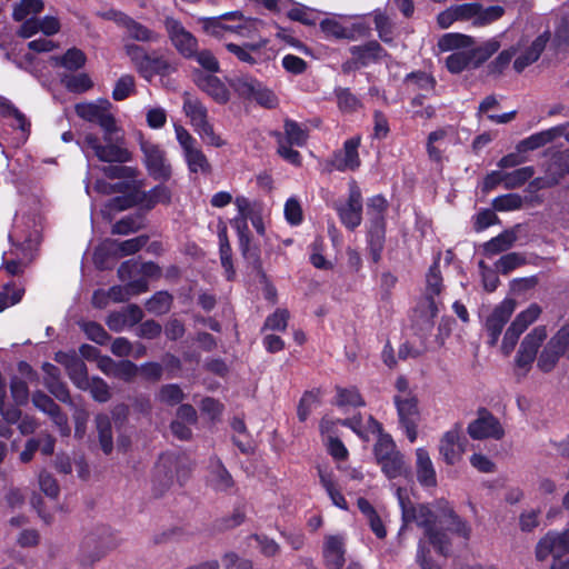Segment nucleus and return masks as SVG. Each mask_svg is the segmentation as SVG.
Wrapping results in <instances>:
<instances>
[{
	"instance_id": "1",
	"label": "nucleus",
	"mask_w": 569,
	"mask_h": 569,
	"mask_svg": "<svg viewBox=\"0 0 569 569\" xmlns=\"http://www.w3.org/2000/svg\"><path fill=\"white\" fill-rule=\"evenodd\" d=\"M112 104L108 100L97 102L77 103L76 113L81 119L97 123L103 131L102 144L99 138L92 133L84 137L86 144L93 151L94 156L102 162L126 163L131 161L132 154L124 147L121 129L117 126L116 118L111 113Z\"/></svg>"
},
{
	"instance_id": "2",
	"label": "nucleus",
	"mask_w": 569,
	"mask_h": 569,
	"mask_svg": "<svg viewBox=\"0 0 569 569\" xmlns=\"http://www.w3.org/2000/svg\"><path fill=\"white\" fill-rule=\"evenodd\" d=\"M183 111L190 118L191 124L199 136L213 147H222L223 140L213 131V127L208 121V111L201 101L187 96L183 101Z\"/></svg>"
},
{
	"instance_id": "3",
	"label": "nucleus",
	"mask_w": 569,
	"mask_h": 569,
	"mask_svg": "<svg viewBox=\"0 0 569 569\" xmlns=\"http://www.w3.org/2000/svg\"><path fill=\"white\" fill-rule=\"evenodd\" d=\"M163 26L167 36L177 52L184 59L192 58L196 53V49H198L197 38L183 27L181 21L173 17H166Z\"/></svg>"
},
{
	"instance_id": "4",
	"label": "nucleus",
	"mask_w": 569,
	"mask_h": 569,
	"mask_svg": "<svg viewBox=\"0 0 569 569\" xmlns=\"http://www.w3.org/2000/svg\"><path fill=\"white\" fill-rule=\"evenodd\" d=\"M397 496L399 499V503L402 511V528L401 530L411 522L417 523L418 527L425 529V535L436 526L437 521L441 519V513H435L428 506L426 505H412L409 500H406L402 497V489H397Z\"/></svg>"
},
{
	"instance_id": "5",
	"label": "nucleus",
	"mask_w": 569,
	"mask_h": 569,
	"mask_svg": "<svg viewBox=\"0 0 569 569\" xmlns=\"http://www.w3.org/2000/svg\"><path fill=\"white\" fill-rule=\"evenodd\" d=\"M458 21H472L476 27L490 24L500 19L505 9L501 6H490L483 8L478 2L462 3L453 6Z\"/></svg>"
},
{
	"instance_id": "6",
	"label": "nucleus",
	"mask_w": 569,
	"mask_h": 569,
	"mask_svg": "<svg viewBox=\"0 0 569 569\" xmlns=\"http://www.w3.org/2000/svg\"><path fill=\"white\" fill-rule=\"evenodd\" d=\"M542 309L538 303H531L526 310L516 316L502 339L501 349L505 355H509L513 350L521 333L539 318Z\"/></svg>"
},
{
	"instance_id": "7",
	"label": "nucleus",
	"mask_w": 569,
	"mask_h": 569,
	"mask_svg": "<svg viewBox=\"0 0 569 569\" xmlns=\"http://www.w3.org/2000/svg\"><path fill=\"white\" fill-rule=\"evenodd\" d=\"M140 149L149 176L154 180L168 181L171 178V166L167 162L164 151L160 146L141 140Z\"/></svg>"
},
{
	"instance_id": "8",
	"label": "nucleus",
	"mask_w": 569,
	"mask_h": 569,
	"mask_svg": "<svg viewBox=\"0 0 569 569\" xmlns=\"http://www.w3.org/2000/svg\"><path fill=\"white\" fill-rule=\"evenodd\" d=\"M569 174V149L555 153L546 170L545 177L533 179L529 187L531 190L552 188Z\"/></svg>"
},
{
	"instance_id": "9",
	"label": "nucleus",
	"mask_w": 569,
	"mask_h": 569,
	"mask_svg": "<svg viewBox=\"0 0 569 569\" xmlns=\"http://www.w3.org/2000/svg\"><path fill=\"white\" fill-rule=\"evenodd\" d=\"M467 431L476 440L487 438L500 440L505 436L500 421L485 408L478 410V418L469 423Z\"/></svg>"
},
{
	"instance_id": "10",
	"label": "nucleus",
	"mask_w": 569,
	"mask_h": 569,
	"mask_svg": "<svg viewBox=\"0 0 569 569\" xmlns=\"http://www.w3.org/2000/svg\"><path fill=\"white\" fill-rule=\"evenodd\" d=\"M320 30L327 38L337 40H356L357 38L367 37L370 32L366 22L358 21L346 26L336 18L323 19L320 22Z\"/></svg>"
},
{
	"instance_id": "11",
	"label": "nucleus",
	"mask_w": 569,
	"mask_h": 569,
	"mask_svg": "<svg viewBox=\"0 0 569 569\" xmlns=\"http://www.w3.org/2000/svg\"><path fill=\"white\" fill-rule=\"evenodd\" d=\"M466 451V439L462 437V427L456 423L443 433L439 441V453L449 466L459 462Z\"/></svg>"
},
{
	"instance_id": "12",
	"label": "nucleus",
	"mask_w": 569,
	"mask_h": 569,
	"mask_svg": "<svg viewBox=\"0 0 569 569\" xmlns=\"http://www.w3.org/2000/svg\"><path fill=\"white\" fill-rule=\"evenodd\" d=\"M395 403L399 421L406 431L407 438L410 442H415L418 437L417 423L419 419L417 399L407 393L405 396H396Z\"/></svg>"
},
{
	"instance_id": "13",
	"label": "nucleus",
	"mask_w": 569,
	"mask_h": 569,
	"mask_svg": "<svg viewBox=\"0 0 569 569\" xmlns=\"http://www.w3.org/2000/svg\"><path fill=\"white\" fill-rule=\"evenodd\" d=\"M515 309L516 301L513 299H505L496 306L492 312L488 316L485 328L490 337V346H495L498 342L501 331L509 321Z\"/></svg>"
},
{
	"instance_id": "14",
	"label": "nucleus",
	"mask_w": 569,
	"mask_h": 569,
	"mask_svg": "<svg viewBox=\"0 0 569 569\" xmlns=\"http://www.w3.org/2000/svg\"><path fill=\"white\" fill-rule=\"evenodd\" d=\"M569 552V529L563 532H548L536 547V557L539 561L546 560L550 555L560 559Z\"/></svg>"
},
{
	"instance_id": "15",
	"label": "nucleus",
	"mask_w": 569,
	"mask_h": 569,
	"mask_svg": "<svg viewBox=\"0 0 569 569\" xmlns=\"http://www.w3.org/2000/svg\"><path fill=\"white\" fill-rule=\"evenodd\" d=\"M547 328L538 326L533 328L521 341L517 352L516 362L518 367L528 368L537 357L538 349L547 339Z\"/></svg>"
},
{
	"instance_id": "16",
	"label": "nucleus",
	"mask_w": 569,
	"mask_h": 569,
	"mask_svg": "<svg viewBox=\"0 0 569 569\" xmlns=\"http://www.w3.org/2000/svg\"><path fill=\"white\" fill-rule=\"evenodd\" d=\"M361 143V137L356 136L345 141L341 150L333 152L330 166L338 171H355L360 164L358 149Z\"/></svg>"
},
{
	"instance_id": "17",
	"label": "nucleus",
	"mask_w": 569,
	"mask_h": 569,
	"mask_svg": "<svg viewBox=\"0 0 569 569\" xmlns=\"http://www.w3.org/2000/svg\"><path fill=\"white\" fill-rule=\"evenodd\" d=\"M56 361L62 365L72 383L80 390H87L89 387L87 366L83 360L78 357L74 352H62L59 351L54 357Z\"/></svg>"
},
{
	"instance_id": "18",
	"label": "nucleus",
	"mask_w": 569,
	"mask_h": 569,
	"mask_svg": "<svg viewBox=\"0 0 569 569\" xmlns=\"http://www.w3.org/2000/svg\"><path fill=\"white\" fill-rule=\"evenodd\" d=\"M32 403L37 409L51 418L62 436L70 435L67 415L61 411L60 407L48 395L42 391H36L32 395Z\"/></svg>"
},
{
	"instance_id": "19",
	"label": "nucleus",
	"mask_w": 569,
	"mask_h": 569,
	"mask_svg": "<svg viewBox=\"0 0 569 569\" xmlns=\"http://www.w3.org/2000/svg\"><path fill=\"white\" fill-rule=\"evenodd\" d=\"M143 319V310L136 303H131L126 308L112 311L106 319V325L113 332H121L126 328H131L141 322Z\"/></svg>"
},
{
	"instance_id": "20",
	"label": "nucleus",
	"mask_w": 569,
	"mask_h": 569,
	"mask_svg": "<svg viewBox=\"0 0 569 569\" xmlns=\"http://www.w3.org/2000/svg\"><path fill=\"white\" fill-rule=\"evenodd\" d=\"M346 539L341 535L325 537L322 557L328 569H342L346 562Z\"/></svg>"
},
{
	"instance_id": "21",
	"label": "nucleus",
	"mask_w": 569,
	"mask_h": 569,
	"mask_svg": "<svg viewBox=\"0 0 569 569\" xmlns=\"http://www.w3.org/2000/svg\"><path fill=\"white\" fill-rule=\"evenodd\" d=\"M338 212L342 223L353 230L362 220V200L361 192L358 188H352L349 193L348 201L345 206L338 208Z\"/></svg>"
},
{
	"instance_id": "22",
	"label": "nucleus",
	"mask_w": 569,
	"mask_h": 569,
	"mask_svg": "<svg viewBox=\"0 0 569 569\" xmlns=\"http://www.w3.org/2000/svg\"><path fill=\"white\" fill-rule=\"evenodd\" d=\"M194 82L200 90L211 97L217 103L224 104L230 100L227 86L216 76L202 72L196 73Z\"/></svg>"
},
{
	"instance_id": "23",
	"label": "nucleus",
	"mask_w": 569,
	"mask_h": 569,
	"mask_svg": "<svg viewBox=\"0 0 569 569\" xmlns=\"http://www.w3.org/2000/svg\"><path fill=\"white\" fill-rule=\"evenodd\" d=\"M550 40V32L545 31L538 36L516 59L513 68L517 72H522L528 66L536 62L543 52Z\"/></svg>"
},
{
	"instance_id": "24",
	"label": "nucleus",
	"mask_w": 569,
	"mask_h": 569,
	"mask_svg": "<svg viewBox=\"0 0 569 569\" xmlns=\"http://www.w3.org/2000/svg\"><path fill=\"white\" fill-rule=\"evenodd\" d=\"M350 53L358 59L362 68L371 63H378L389 57L387 50L377 40H370L360 46H352Z\"/></svg>"
},
{
	"instance_id": "25",
	"label": "nucleus",
	"mask_w": 569,
	"mask_h": 569,
	"mask_svg": "<svg viewBox=\"0 0 569 569\" xmlns=\"http://www.w3.org/2000/svg\"><path fill=\"white\" fill-rule=\"evenodd\" d=\"M107 553L106 547L96 535H87L80 545L79 561L83 567H90Z\"/></svg>"
},
{
	"instance_id": "26",
	"label": "nucleus",
	"mask_w": 569,
	"mask_h": 569,
	"mask_svg": "<svg viewBox=\"0 0 569 569\" xmlns=\"http://www.w3.org/2000/svg\"><path fill=\"white\" fill-rule=\"evenodd\" d=\"M566 130L563 126H557L537 133L531 134L530 137L521 140L517 150L519 152L532 151L538 148L546 146L549 142H552L555 139L561 137Z\"/></svg>"
},
{
	"instance_id": "27",
	"label": "nucleus",
	"mask_w": 569,
	"mask_h": 569,
	"mask_svg": "<svg viewBox=\"0 0 569 569\" xmlns=\"http://www.w3.org/2000/svg\"><path fill=\"white\" fill-rule=\"evenodd\" d=\"M521 224H516L512 228L506 229L497 237L490 239L483 244V252L488 257L496 256L500 252L509 250L518 239V233Z\"/></svg>"
},
{
	"instance_id": "28",
	"label": "nucleus",
	"mask_w": 569,
	"mask_h": 569,
	"mask_svg": "<svg viewBox=\"0 0 569 569\" xmlns=\"http://www.w3.org/2000/svg\"><path fill=\"white\" fill-rule=\"evenodd\" d=\"M200 23L202 26V30L208 36L221 39L224 37L226 32H233L240 36H248L246 32L248 30V21L244 24L230 26L223 23L221 18L211 17V18H201Z\"/></svg>"
},
{
	"instance_id": "29",
	"label": "nucleus",
	"mask_w": 569,
	"mask_h": 569,
	"mask_svg": "<svg viewBox=\"0 0 569 569\" xmlns=\"http://www.w3.org/2000/svg\"><path fill=\"white\" fill-rule=\"evenodd\" d=\"M416 471L418 481L425 487L437 483L436 470L428 451L425 448L416 450Z\"/></svg>"
},
{
	"instance_id": "30",
	"label": "nucleus",
	"mask_w": 569,
	"mask_h": 569,
	"mask_svg": "<svg viewBox=\"0 0 569 569\" xmlns=\"http://www.w3.org/2000/svg\"><path fill=\"white\" fill-rule=\"evenodd\" d=\"M386 238V223L385 219H372L371 226L368 231V246L371 258L375 262L381 259V253L385 247Z\"/></svg>"
},
{
	"instance_id": "31",
	"label": "nucleus",
	"mask_w": 569,
	"mask_h": 569,
	"mask_svg": "<svg viewBox=\"0 0 569 569\" xmlns=\"http://www.w3.org/2000/svg\"><path fill=\"white\" fill-rule=\"evenodd\" d=\"M208 482L216 491L226 492L234 486V481L230 472L226 469L219 459L212 460L210 463V473Z\"/></svg>"
},
{
	"instance_id": "32",
	"label": "nucleus",
	"mask_w": 569,
	"mask_h": 569,
	"mask_svg": "<svg viewBox=\"0 0 569 569\" xmlns=\"http://www.w3.org/2000/svg\"><path fill=\"white\" fill-rule=\"evenodd\" d=\"M174 461L171 458H163L156 466L153 487L158 495H162L173 483Z\"/></svg>"
},
{
	"instance_id": "33",
	"label": "nucleus",
	"mask_w": 569,
	"mask_h": 569,
	"mask_svg": "<svg viewBox=\"0 0 569 569\" xmlns=\"http://www.w3.org/2000/svg\"><path fill=\"white\" fill-rule=\"evenodd\" d=\"M121 28L126 30L128 38H130L133 41L157 42L160 39L159 33L149 29L148 27L134 20L130 16L127 17Z\"/></svg>"
},
{
	"instance_id": "34",
	"label": "nucleus",
	"mask_w": 569,
	"mask_h": 569,
	"mask_svg": "<svg viewBox=\"0 0 569 569\" xmlns=\"http://www.w3.org/2000/svg\"><path fill=\"white\" fill-rule=\"evenodd\" d=\"M171 198L172 192L170 188L162 183L149 191L139 192V202L148 210L154 208L158 203L169 204Z\"/></svg>"
},
{
	"instance_id": "35",
	"label": "nucleus",
	"mask_w": 569,
	"mask_h": 569,
	"mask_svg": "<svg viewBox=\"0 0 569 569\" xmlns=\"http://www.w3.org/2000/svg\"><path fill=\"white\" fill-rule=\"evenodd\" d=\"M440 522L447 526V529L465 540H469L471 535V527L467 521L462 520L450 507H445L441 510Z\"/></svg>"
},
{
	"instance_id": "36",
	"label": "nucleus",
	"mask_w": 569,
	"mask_h": 569,
	"mask_svg": "<svg viewBox=\"0 0 569 569\" xmlns=\"http://www.w3.org/2000/svg\"><path fill=\"white\" fill-rule=\"evenodd\" d=\"M98 439L102 451L110 455L113 450L112 423L107 415L100 413L94 419Z\"/></svg>"
},
{
	"instance_id": "37",
	"label": "nucleus",
	"mask_w": 569,
	"mask_h": 569,
	"mask_svg": "<svg viewBox=\"0 0 569 569\" xmlns=\"http://www.w3.org/2000/svg\"><path fill=\"white\" fill-rule=\"evenodd\" d=\"M336 422L328 418H323L320 422V430L323 435H328V450L330 455L337 460H345L348 451L343 443L332 436Z\"/></svg>"
},
{
	"instance_id": "38",
	"label": "nucleus",
	"mask_w": 569,
	"mask_h": 569,
	"mask_svg": "<svg viewBox=\"0 0 569 569\" xmlns=\"http://www.w3.org/2000/svg\"><path fill=\"white\" fill-rule=\"evenodd\" d=\"M372 14L375 29L379 39L387 44H391L395 40L393 21L386 12L381 11L380 9H376Z\"/></svg>"
},
{
	"instance_id": "39",
	"label": "nucleus",
	"mask_w": 569,
	"mask_h": 569,
	"mask_svg": "<svg viewBox=\"0 0 569 569\" xmlns=\"http://www.w3.org/2000/svg\"><path fill=\"white\" fill-rule=\"evenodd\" d=\"M183 153L188 168L192 173L201 172L202 174H209L211 172V164L208 158L197 146Z\"/></svg>"
},
{
	"instance_id": "40",
	"label": "nucleus",
	"mask_w": 569,
	"mask_h": 569,
	"mask_svg": "<svg viewBox=\"0 0 569 569\" xmlns=\"http://www.w3.org/2000/svg\"><path fill=\"white\" fill-rule=\"evenodd\" d=\"M286 142L297 147H303L309 138L308 129L299 124L297 121L286 119L283 123Z\"/></svg>"
},
{
	"instance_id": "41",
	"label": "nucleus",
	"mask_w": 569,
	"mask_h": 569,
	"mask_svg": "<svg viewBox=\"0 0 569 569\" xmlns=\"http://www.w3.org/2000/svg\"><path fill=\"white\" fill-rule=\"evenodd\" d=\"M379 465L381 467L382 472L389 479L407 476L409 472L408 466L406 465L403 456L400 451L382 460L381 462H379Z\"/></svg>"
},
{
	"instance_id": "42",
	"label": "nucleus",
	"mask_w": 569,
	"mask_h": 569,
	"mask_svg": "<svg viewBox=\"0 0 569 569\" xmlns=\"http://www.w3.org/2000/svg\"><path fill=\"white\" fill-rule=\"evenodd\" d=\"M234 204L238 209V216L231 221L234 228H238L239 222L248 224V220L260 213L258 204L252 203L248 198L240 196L234 199Z\"/></svg>"
},
{
	"instance_id": "43",
	"label": "nucleus",
	"mask_w": 569,
	"mask_h": 569,
	"mask_svg": "<svg viewBox=\"0 0 569 569\" xmlns=\"http://www.w3.org/2000/svg\"><path fill=\"white\" fill-rule=\"evenodd\" d=\"M318 471H319L320 482L323 486V488L326 489L327 493L329 495L332 503L340 509L347 510L348 509L347 501H346L345 497L342 496V493L340 492V490L336 487V483L332 479L331 473L323 471L320 468L318 469Z\"/></svg>"
},
{
	"instance_id": "44",
	"label": "nucleus",
	"mask_w": 569,
	"mask_h": 569,
	"mask_svg": "<svg viewBox=\"0 0 569 569\" xmlns=\"http://www.w3.org/2000/svg\"><path fill=\"white\" fill-rule=\"evenodd\" d=\"M475 40L470 36L461 33H446L438 41L440 51H450L473 46Z\"/></svg>"
},
{
	"instance_id": "45",
	"label": "nucleus",
	"mask_w": 569,
	"mask_h": 569,
	"mask_svg": "<svg viewBox=\"0 0 569 569\" xmlns=\"http://www.w3.org/2000/svg\"><path fill=\"white\" fill-rule=\"evenodd\" d=\"M144 227V219L142 214L127 216L117 221L112 228V234H129L141 230Z\"/></svg>"
},
{
	"instance_id": "46",
	"label": "nucleus",
	"mask_w": 569,
	"mask_h": 569,
	"mask_svg": "<svg viewBox=\"0 0 569 569\" xmlns=\"http://www.w3.org/2000/svg\"><path fill=\"white\" fill-rule=\"evenodd\" d=\"M50 60L56 66H61L69 70H77L84 64L86 56L80 49L71 48L63 56L51 57Z\"/></svg>"
},
{
	"instance_id": "47",
	"label": "nucleus",
	"mask_w": 569,
	"mask_h": 569,
	"mask_svg": "<svg viewBox=\"0 0 569 569\" xmlns=\"http://www.w3.org/2000/svg\"><path fill=\"white\" fill-rule=\"evenodd\" d=\"M173 297L167 291L156 292L147 302L146 308L149 312L161 316L170 311Z\"/></svg>"
},
{
	"instance_id": "48",
	"label": "nucleus",
	"mask_w": 569,
	"mask_h": 569,
	"mask_svg": "<svg viewBox=\"0 0 569 569\" xmlns=\"http://www.w3.org/2000/svg\"><path fill=\"white\" fill-rule=\"evenodd\" d=\"M144 67L146 70H141L140 74L146 79H150L154 74H168L174 70L167 59L162 57H150L149 54Z\"/></svg>"
},
{
	"instance_id": "49",
	"label": "nucleus",
	"mask_w": 569,
	"mask_h": 569,
	"mask_svg": "<svg viewBox=\"0 0 569 569\" xmlns=\"http://www.w3.org/2000/svg\"><path fill=\"white\" fill-rule=\"evenodd\" d=\"M266 41L259 43H246L244 46H239L232 42L226 44V49L234 54L240 61L254 64L257 61L251 56L252 51H259L262 47H264Z\"/></svg>"
},
{
	"instance_id": "50",
	"label": "nucleus",
	"mask_w": 569,
	"mask_h": 569,
	"mask_svg": "<svg viewBox=\"0 0 569 569\" xmlns=\"http://www.w3.org/2000/svg\"><path fill=\"white\" fill-rule=\"evenodd\" d=\"M44 8L41 0H21L14 4L12 18L16 21H23L28 19L30 14H38Z\"/></svg>"
},
{
	"instance_id": "51",
	"label": "nucleus",
	"mask_w": 569,
	"mask_h": 569,
	"mask_svg": "<svg viewBox=\"0 0 569 569\" xmlns=\"http://www.w3.org/2000/svg\"><path fill=\"white\" fill-rule=\"evenodd\" d=\"M500 48V43L496 39L486 41L480 47L469 50L472 60V67L478 68L485 61H487L493 53Z\"/></svg>"
},
{
	"instance_id": "52",
	"label": "nucleus",
	"mask_w": 569,
	"mask_h": 569,
	"mask_svg": "<svg viewBox=\"0 0 569 569\" xmlns=\"http://www.w3.org/2000/svg\"><path fill=\"white\" fill-rule=\"evenodd\" d=\"M535 168L531 166L516 169L511 172H505V188L516 189L525 184L535 174Z\"/></svg>"
},
{
	"instance_id": "53",
	"label": "nucleus",
	"mask_w": 569,
	"mask_h": 569,
	"mask_svg": "<svg viewBox=\"0 0 569 569\" xmlns=\"http://www.w3.org/2000/svg\"><path fill=\"white\" fill-rule=\"evenodd\" d=\"M562 356L563 355L559 350L555 349L547 342L538 357L537 367L542 372H550L557 366Z\"/></svg>"
},
{
	"instance_id": "54",
	"label": "nucleus",
	"mask_w": 569,
	"mask_h": 569,
	"mask_svg": "<svg viewBox=\"0 0 569 569\" xmlns=\"http://www.w3.org/2000/svg\"><path fill=\"white\" fill-rule=\"evenodd\" d=\"M446 66L452 73H460L465 69L472 67L471 54L469 51H457L446 59Z\"/></svg>"
},
{
	"instance_id": "55",
	"label": "nucleus",
	"mask_w": 569,
	"mask_h": 569,
	"mask_svg": "<svg viewBox=\"0 0 569 569\" xmlns=\"http://www.w3.org/2000/svg\"><path fill=\"white\" fill-rule=\"evenodd\" d=\"M523 199L517 193L499 196L492 200V208L497 211H513L522 208Z\"/></svg>"
},
{
	"instance_id": "56",
	"label": "nucleus",
	"mask_w": 569,
	"mask_h": 569,
	"mask_svg": "<svg viewBox=\"0 0 569 569\" xmlns=\"http://www.w3.org/2000/svg\"><path fill=\"white\" fill-rule=\"evenodd\" d=\"M38 485L40 490L50 499H57L60 495V487L57 479L47 470L38 473Z\"/></svg>"
},
{
	"instance_id": "57",
	"label": "nucleus",
	"mask_w": 569,
	"mask_h": 569,
	"mask_svg": "<svg viewBox=\"0 0 569 569\" xmlns=\"http://www.w3.org/2000/svg\"><path fill=\"white\" fill-rule=\"evenodd\" d=\"M91 397L98 402H107L111 398V391L108 383L100 377H93L88 380Z\"/></svg>"
},
{
	"instance_id": "58",
	"label": "nucleus",
	"mask_w": 569,
	"mask_h": 569,
	"mask_svg": "<svg viewBox=\"0 0 569 569\" xmlns=\"http://www.w3.org/2000/svg\"><path fill=\"white\" fill-rule=\"evenodd\" d=\"M335 94L338 107L343 112H353L360 107L359 99L348 88H337Z\"/></svg>"
},
{
	"instance_id": "59",
	"label": "nucleus",
	"mask_w": 569,
	"mask_h": 569,
	"mask_svg": "<svg viewBox=\"0 0 569 569\" xmlns=\"http://www.w3.org/2000/svg\"><path fill=\"white\" fill-rule=\"evenodd\" d=\"M260 84L253 78L250 77H238L230 81V86L234 89V91L243 98L251 99L254 91L258 90L257 87Z\"/></svg>"
},
{
	"instance_id": "60",
	"label": "nucleus",
	"mask_w": 569,
	"mask_h": 569,
	"mask_svg": "<svg viewBox=\"0 0 569 569\" xmlns=\"http://www.w3.org/2000/svg\"><path fill=\"white\" fill-rule=\"evenodd\" d=\"M442 289V277L439 269V259H437L429 268L427 273V293L430 299L440 295Z\"/></svg>"
},
{
	"instance_id": "61",
	"label": "nucleus",
	"mask_w": 569,
	"mask_h": 569,
	"mask_svg": "<svg viewBox=\"0 0 569 569\" xmlns=\"http://www.w3.org/2000/svg\"><path fill=\"white\" fill-rule=\"evenodd\" d=\"M149 237L146 234L138 236L132 239H128L121 242H117V253L120 257L130 256L137 253L148 243Z\"/></svg>"
},
{
	"instance_id": "62",
	"label": "nucleus",
	"mask_w": 569,
	"mask_h": 569,
	"mask_svg": "<svg viewBox=\"0 0 569 569\" xmlns=\"http://www.w3.org/2000/svg\"><path fill=\"white\" fill-rule=\"evenodd\" d=\"M375 456L379 462L399 452L396 448V443L388 435H382L375 445Z\"/></svg>"
},
{
	"instance_id": "63",
	"label": "nucleus",
	"mask_w": 569,
	"mask_h": 569,
	"mask_svg": "<svg viewBox=\"0 0 569 569\" xmlns=\"http://www.w3.org/2000/svg\"><path fill=\"white\" fill-rule=\"evenodd\" d=\"M425 536L439 553L448 555L451 542L446 532L438 530L436 526H433Z\"/></svg>"
},
{
	"instance_id": "64",
	"label": "nucleus",
	"mask_w": 569,
	"mask_h": 569,
	"mask_svg": "<svg viewBox=\"0 0 569 569\" xmlns=\"http://www.w3.org/2000/svg\"><path fill=\"white\" fill-rule=\"evenodd\" d=\"M158 398L161 402L174 406L184 398L183 391L178 385H164L160 388Z\"/></svg>"
}]
</instances>
